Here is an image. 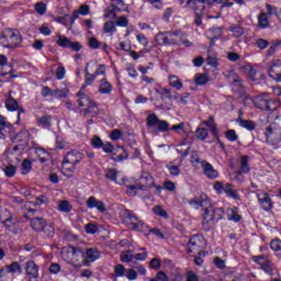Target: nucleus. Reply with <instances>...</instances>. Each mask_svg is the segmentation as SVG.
<instances>
[{
    "label": "nucleus",
    "mask_w": 281,
    "mask_h": 281,
    "mask_svg": "<svg viewBox=\"0 0 281 281\" xmlns=\"http://www.w3.org/2000/svg\"><path fill=\"white\" fill-rule=\"evenodd\" d=\"M61 258L74 267H82V265H87V259H85V251L74 246L63 248Z\"/></svg>",
    "instance_id": "f03ea898"
},
{
    "label": "nucleus",
    "mask_w": 281,
    "mask_h": 281,
    "mask_svg": "<svg viewBox=\"0 0 281 281\" xmlns=\"http://www.w3.org/2000/svg\"><path fill=\"white\" fill-rule=\"evenodd\" d=\"M1 131L2 135H9L11 139H14V135H16V131L11 123L5 122V117H1Z\"/></svg>",
    "instance_id": "dca6fc26"
},
{
    "label": "nucleus",
    "mask_w": 281,
    "mask_h": 281,
    "mask_svg": "<svg viewBox=\"0 0 281 281\" xmlns=\"http://www.w3.org/2000/svg\"><path fill=\"white\" fill-rule=\"evenodd\" d=\"M114 273L117 278H122V276H124V273H126V268H124L123 265H116L114 267Z\"/></svg>",
    "instance_id": "864d4df0"
},
{
    "label": "nucleus",
    "mask_w": 281,
    "mask_h": 281,
    "mask_svg": "<svg viewBox=\"0 0 281 281\" xmlns=\"http://www.w3.org/2000/svg\"><path fill=\"white\" fill-rule=\"evenodd\" d=\"M254 104L257 109H261V111H273L271 108L273 101L265 95H259L254 99Z\"/></svg>",
    "instance_id": "1a4fd4ad"
},
{
    "label": "nucleus",
    "mask_w": 281,
    "mask_h": 281,
    "mask_svg": "<svg viewBox=\"0 0 281 281\" xmlns=\"http://www.w3.org/2000/svg\"><path fill=\"white\" fill-rule=\"evenodd\" d=\"M156 126L160 133H168L170 131V124L167 121L159 120Z\"/></svg>",
    "instance_id": "f704fd0d"
},
{
    "label": "nucleus",
    "mask_w": 281,
    "mask_h": 281,
    "mask_svg": "<svg viewBox=\"0 0 281 281\" xmlns=\"http://www.w3.org/2000/svg\"><path fill=\"white\" fill-rule=\"evenodd\" d=\"M77 95L79 98L77 100L78 106L80 108L86 106V109L83 110L85 115H89L90 117H95L98 113H100V109L98 108V104H95L93 100L89 98V95L82 93V91H79Z\"/></svg>",
    "instance_id": "7ed1b4c3"
},
{
    "label": "nucleus",
    "mask_w": 281,
    "mask_h": 281,
    "mask_svg": "<svg viewBox=\"0 0 281 281\" xmlns=\"http://www.w3.org/2000/svg\"><path fill=\"white\" fill-rule=\"evenodd\" d=\"M25 271L30 278H38V266L33 260L26 262Z\"/></svg>",
    "instance_id": "6ab92c4d"
},
{
    "label": "nucleus",
    "mask_w": 281,
    "mask_h": 281,
    "mask_svg": "<svg viewBox=\"0 0 281 281\" xmlns=\"http://www.w3.org/2000/svg\"><path fill=\"white\" fill-rule=\"evenodd\" d=\"M32 171V160L25 158L22 161V175H30Z\"/></svg>",
    "instance_id": "473e14b6"
},
{
    "label": "nucleus",
    "mask_w": 281,
    "mask_h": 281,
    "mask_svg": "<svg viewBox=\"0 0 281 281\" xmlns=\"http://www.w3.org/2000/svg\"><path fill=\"white\" fill-rule=\"evenodd\" d=\"M38 126L42 128H52V115H44L37 119Z\"/></svg>",
    "instance_id": "b1692460"
},
{
    "label": "nucleus",
    "mask_w": 281,
    "mask_h": 281,
    "mask_svg": "<svg viewBox=\"0 0 281 281\" xmlns=\"http://www.w3.org/2000/svg\"><path fill=\"white\" fill-rule=\"evenodd\" d=\"M101 148H103L104 153H113V155L116 156H111L110 159H112V161H124L125 159H128V151H126V149H124V147L119 146L116 149L115 147H113V144L111 143H106L103 144V146H101Z\"/></svg>",
    "instance_id": "423d86ee"
},
{
    "label": "nucleus",
    "mask_w": 281,
    "mask_h": 281,
    "mask_svg": "<svg viewBox=\"0 0 281 281\" xmlns=\"http://www.w3.org/2000/svg\"><path fill=\"white\" fill-rule=\"evenodd\" d=\"M226 139H228V142H236L238 139V134H236V131L234 130H228L226 131Z\"/></svg>",
    "instance_id": "bf43d9fd"
},
{
    "label": "nucleus",
    "mask_w": 281,
    "mask_h": 281,
    "mask_svg": "<svg viewBox=\"0 0 281 281\" xmlns=\"http://www.w3.org/2000/svg\"><path fill=\"white\" fill-rule=\"evenodd\" d=\"M70 43L71 41L67 38V36L58 35L57 45H59V47L67 48L69 47Z\"/></svg>",
    "instance_id": "58836bf2"
},
{
    "label": "nucleus",
    "mask_w": 281,
    "mask_h": 281,
    "mask_svg": "<svg viewBox=\"0 0 281 281\" xmlns=\"http://www.w3.org/2000/svg\"><path fill=\"white\" fill-rule=\"evenodd\" d=\"M117 5H111L109 9L105 10V19H117Z\"/></svg>",
    "instance_id": "e433bc0d"
},
{
    "label": "nucleus",
    "mask_w": 281,
    "mask_h": 281,
    "mask_svg": "<svg viewBox=\"0 0 281 281\" xmlns=\"http://www.w3.org/2000/svg\"><path fill=\"white\" fill-rule=\"evenodd\" d=\"M241 172H249V156H241Z\"/></svg>",
    "instance_id": "79ce46f5"
},
{
    "label": "nucleus",
    "mask_w": 281,
    "mask_h": 281,
    "mask_svg": "<svg viewBox=\"0 0 281 281\" xmlns=\"http://www.w3.org/2000/svg\"><path fill=\"white\" fill-rule=\"evenodd\" d=\"M269 25V18H267V13H261L258 16V26L261 27V30H265Z\"/></svg>",
    "instance_id": "2f4dec72"
},
{
    "label": "nucleus",
    "mask_w": 281,
    "mask_h": 281,
    "mask_svg": "<svg viewBox=\"0 0 281 281\" xmlns=\"http://www.w3.org/2000/svg\"><path fill=\"white\" fill-rule=\"evenodd\" d=\"M158 123L159 117H157V114H149L147 116V126H149L150 128H153V126H157Z\"/></svg>",
    "instance_id": "ea45409f"
},
{
    "label": "nucleus",
    "mask_w": 281,
    "mask_h": 281,
    "mask_svg": "<svg viewBox=\"0 0 281 281\" xmlns=\"http://www.w3.org/2000/svg\"><path fill=\"white\" fill-rule=\"evenodd\" d=\"M113 91V85L106 80V78L101 79V83L99 86V93H102L103 95H109Z\"/></svg>",
    "instance_id": "aec40b11"
},
{
    "label": "nucleus",
    "mask_w": 281,
    "mask_h": 281,
    "mask_svg": "<svg viewBox=\"0 0 281 281\" xmlns=\"http://www.w3.org/2000/svg\"><path fill=\"white\" fill-rule=\"evenodd\" d=\"M89 64H87V67H86V82L85 85H93V80H95V72L93 75L89 74Z\"/></svg>",
    "instance_id": "de8ad7c7"
},
{
    "label": "nucleus",
    "mask_w": 281,
    "mask_h": 281,
    "mask_svg": "<svg viewBox=\"0 0 281 281\" xmlns=\"http://www.w3.org/2000/svg\"><path fill=\"white\" fill-rule=\"evenodd\" d=\"M270 248L272 251H278V254L281 256V240L280 239H273L270 243Z\"/></svg>",
    "instance_id": "09e8293b"
},
{
    "label": "nucleus",
    "mask_w": 281,
    "mask_h": 281,
    "mask_svg": "<svg viewBox=\"0 0 281 281\" xmlns=\"http://www.w3.org/2000/svg\"><path fill=\"white\" fill-rule=\"evenodd\" d=\"M257 47H259V49H267V47H269V41L265 40V38H259L256 42Z\"/></svg>",
    "instance_id": "052dcab7"
},
{
    "label": "nucleus",
    "mask_w": 281,
    "mask_h": 281,
    "mask_svg": "<svg viewBox=\"0 0 281 281\" xmlns=\"http://www.w3.org/2000/svg\"><path fill=\"white\" fill-rule=\"evenodd\" d=\"M195 136L198 137V139H206L207 138V128L205 127H199L195 131Z\"/></svg>",
    "instance_id": "a18cd8bd"
},
{
    "label": "nucleus",
    "mask_w": 281,
    "mask_h": 281,
    "mask_svg": "<svg viewBox=\"0 0 281 281\" xmlns=\"http://www.w3.org/2000/svg\"><path fill=\"white\" fill-rule=\"evenodd\" d=\"M2 42L1 45L3 47H8L9 49H16L21 44V35L19 33H14L11 29H5L1 35Z\"/></svg>",
    "instance_id": "20e7f679"
},
{
    "label": "nucleus",
    "mask_w": 281,
    "mask_h": 281,
    "mask_svg": "<svg viewBox=\"0 0 281 281\" xmlns=\"http://www.w3.org/2000/svg\"><path fill=\"white\" fill-rule=\"evenodd\" d=\"M237 122L239 123L240 126H243V128H247V131L256 130V123L254 121L243 120L239 117Z\"/></svg>",
    "instance_id": "bb28decb"
},
{
    "label": "nucleus",
    "mask_w": 281,
    "mask_h": 281,
    "mask_svg": "<svg viewBox=\"0 0 281 281\" xmlns=\"http://www.w3.org/2000/svg\"><path fill=\"white\" fill-rule=\"evenodd\" d=\"M3 218L4 221L2 222V225L5 227V231L16 234V220H14L12 213L4 211Z\"/></svg>",
    "instance_id": "9d476101"
},
{
    "label": "nucleus",
    "mask_w": 281,
    "mask_h": 281,
    "mask_svg": "<svg viewBox=\"0 0 281 281\" xmlns=\"http://www.w3.org/2000/svg\"><path fill=\"white\" fill-rule=\"evenodd\" d=\"M13 139H15L16 144H20L21 150H25L30 144V131L22 130L19 132V134H15L13 136Z\"/></svg>",
    "instance_id": "9b49d317"
},
{
    "label": "nucleus",
    "mask_w": 281,
    "mask_h": 281,
    "mask_svg": "<svg viewBox=\"0 0 281 281\" xmlns=\"http://www.w3.org/2000/svg\"><path fill=\"white\" fill-rule=\"evenodd\" d=\"M207 82H210V77L205 74H196L195 75V85L203 87Z\"/></svg>",
    "instance_id": "c85d7f7f"
},
{
    "label": "nucleus",
    "mask_w": 281,
    "mask_h": 281,
    "mask_svg": "<svg viewBox=\"0 0 281 281\" xmlns=\"http://www.w3.org/2000/svg\"><path fill=\"white\" fill-rule=\"evenodd\" d=\"M125 276L127 280H137V271H135L134 269H127L125 271Z\"/></svg>",
    "instance_id": "e2e57ef3"
},
{
    "label": "nucleus",
    "mask_w": 281,
    "mask_h": 281,
    "mask_svg": "<svg viewBox=\"0 0 281 281\" xmlns=\"http://www.w3.org/2000/svg\"><path fill=\"white\" fill-rule=\"evenodd\" d=\"M156 43L158 45H179V41L175 38H170L167 33H158L156 35Z\"/></svg>",
    "instance_id": "ddd939ff"
},
{
    "label": "nucleus",
    "mask_w": 281,
    "mask_h": 281,
    "mask_svg": "<svg viewBox=\"0 0 281 281\" xmlns=\"http://www.w3.org/2000/svg\"><path fill=\"white\" fill-rule=\"evenodd\" d=\"M187 246H188L187 254H198V256H201L203 254V236L193 235L190 238Z\"/></svg>",
    "instance_id": "6e6552de"
},
{
    "label": "nucleus",
    "mask_w": 281,
    "mask_h": 281,
    "mask_svg": "<svg viewBox=\"0 0 281 281\" xmlns=\"http://www.w3.org/2000/svg\"><path fill=\"white\" fill-rule=\"evenodd\" d=\"M31 227L34 232H44L48 237L54 236V226L47 225V222L43 217L32 218Z\"/></svg>",
    "instance_id": "0eeeda50"
},
{
    "label": "nucleus",
    "mask_w": 281,
    "mask_h": 281,
    "mask_svg": "<svg viewBox=\"0 0 281 281\" xmlns=\"http://www.w3.org/2000/svg\"><path fill=\"white\" fill-rule=\"evenodd\" d=\"M10 93H12V91L9 92V98L5 100V108L8 111H16L19 109V102L14 100Z\"/></svg>",
    "instance_id": "393cba45"
},
{
    "label": "nucleus",
    "mask_w": 281,
    "mask_h": 281,
    "mask_svg": "<svg viewBox=\"0 0 281 281\" xmlns=\"http://www.w3.org/2000/svg\"><path fill=\"white\" fill-rule=\"evenodd\" d=\"M89 46L91 47V49H100V41H98V38L95 37H91L89 40Z\"/></svg>",
    "instance_id": "338daca9"
},
{
    "label": "nucleus",
    "mask_w": 281,
    "mask_h": 281,
    "mask_svg": "<svg viewBox=\"0 0 281 281\" xmlns=\"http://www.w3.org/2000/svg\"><path fill=\"white\" fill-rule=\"evenodd\" d=\"M82 161V154L78 150L69 151L63 161V168L65 170H69V172H74L76 170V166Z\"/></svg>",
    "instance_id": "39448f33"
},
{
    "label": "nucleus",
    "mask_w": 281,
    "mask_h": 281,
    "mask_svg": "<svg viewBox=\"0 0 281 281\" xmlns=\"http://www.w3.org/2000/svg\"><path fill=\"white\" fill-rule=\"evenodd\" d=\"M204 175H206L209 179H216V177H218V171H216L214 167H212L209 162H206L204 165Z\"/></svg>",
    "instance_id": "a878e982"
},
{
    "label": "nucleus",
    "mask_w": 281,
    "mask_h": 281,
    "mask_svg": "<svg viewBox=\"0 0 281 281\" xmlns=\"http://www.w3.org/2000/svg\"><path fill=\"white\" fill-rule=\"evenodd\" d=\"M231 212H232L231 221H235V223H238L243 220V216L238 214V207H233Z\"/></svg>",
    "instance_id": "4d7b16f0"
},
{
    "label": "nucleus",
    "mask_w": 281,
    "mask_h": 281,
    "mask_svg": "<svg viewBox=\"0 0 281 281\" xmlns=\"http://www.w3.org/2000/svg\"><path fill=\"white\" fill-rule=\"evenodd\" d=\"M103 32H105V34H109L110 32H115V22H113L112 20L105 22L103 25Z\"/></svg>",
    "instance_id": "37998d69"
},
{
    "label": "nucleus",
    "mask_w": 281,
    "mask_h": 281,
    "mask_svg": "<svg viewBox=\"0 0 281 281\" xmlns=\"http://www.w3.org/2000/svg\"><path fill=\"white\" fill-rule=\"evenodd\" d=\"M1 76H11V78H16V75H12L14 71V67L12 64H8V57L5 55H1Z\"/></svg>",
    "instance_id": "2eb2a0df"
},
{
    "label": "nucleus",
    "mask_w": 281,
    "mask_h": 281,
    "mask_svg": "<svg viewBox=\"0 0 281 281\" xmlns=\"http://www.w3.org/2000/svg\"><path fill=\"white\" fill-rule=\"evenodd\" d=\"M4 269H5L7 273H16V271L19 273H21V271H22L21 265H19V262H16V261L12 262L11 265H7L4 267Z\"/></svg>",
    "instance_id": "7c9ffc66"
},
{
    "label": "nucleus",
    "mask_w": 281,
    "mask_h": 281,
    "mask_svg": "<svg viewBox=\"0 0 281 281\" xmlns=\"http://www.w3.org/2000/svg\"><path fill=\"white\" fill-rule=\"evenodd\" d=\"M100 258V251H98V248H88L85 254V260L87 265L89 262H95Z\"/></svg>",
    "instance_id": "a211bd4d"
},
{
    "label": "nucleus",
    "mask_w": 281,
    "mask_h": 281,
    "mask_svg": "<svg viewBox=\"0 0 281 281\" xmlns=\"http://www.w3.org/2000/svg\"><path fill=\"white\" fill-rule=\"evenodd\" d=\"M229 30L233 33V36H235V38H240V36L245 34V29H243V26L238 24L231 25Z\"/></svg>",
    "instance_id": "cd10ccee"
},
{
    "label": "nucleus",
    "mask_w": 281,
    "mask_h": 281,
    "mask_svg": "<svg viewBox=\"0 0 281 281\" xmlns=\"http://www.w3.org/2000/svg\"><path fill=\"white\" fill-rule=\"evenodd\" d=\"M154 213L157 214V216H161L162 218H168V212L164 210L160 205H157L154 207Z\"/></svg>",
    "instance_id": "3c124183"
},
{
    "label": "nucleus",
    "mask_w": 281,
    "mask_h": 281,
    "mask_svg": "<svg viewBox=\"0 0 281 281\" xmlns=\"http://www.w3.org/2000/svg\"><path fill=\"white\" fill-rule=\"evenodd\" d=\"M144 188H155V179L148 172H143L140 176L138 190H144Z\"/></svg>",
    "instance_id": "f8f14e48"
},
{
    "label": "nucleus",
    "mask_w": 281,
    "mask_h": 281,
    "mask_svg": "<svg viewBox=\"0 0 281 281\" xmlns=\"http://www.w3.org/2000/svg\"><path fill=\"white\" fill-rule=\"evenodd\" d=\"M35 12L43 16V14L47 12V4H45L43 1L35 3Z\"/></svg>",
    "instance_id": "4c0bfd02"
},
{
    "label": "nucleus",
    "mask_w": 281,
    "mask_h": 281,
    "mask_svg": "<svg viewBox=\"0 0 281 281\" xmlns=\"http://www.w3.org/2000/svg\"><path fill=\"white\" fill-rule=\"evenodd\" d=\"M121 218L124 225H127V227H132V225L137 221V216L133 214V211L131 210H123L121 212Z\"/></svg>",
    "instance_id": "4468645a"
},
{
    "label": "nucleus",
    "mask_w": 281,
    "mask_h": 281,
    "mask_svg": "<svg viewBox=\"0 0 281 281\" xmlns=\"http://www.w3.org/2000/svg\"><path fill=\"white\" fill-rule=\"evenodd\" d=\"M130 229H133L134 232L145 233L148 232V226L146 225V223L139 221V217H137V221L132 224V227H130Z\"/></svg>",
    "instance_id": "5701e85b"
},
{
    "label": "nucleus",
    "mask_w": 281,
    "mask_h": 281,
    "mask_svg": "<svg viewBox=\"0 0 281 281\" xmlns=\"http://www.w3.org/2000/svg\"><path fill=\"white\" fill-rule=\"evenodd\" d=\"M3 172L5 177H8L9 179H12V177L16 175V166L9 165L3 169Z\"/></svg>",
    "instance_id": "c9c22d12"
},
{
    "label": "nucleus",
    "mask_w": 281,
    "mask_h": 281,
    "mask_svg": "<svg viewBox=\"0 0 281 281\" xmlns=\"http://www.w3.org/2000/svg\"><path fill=\"white\" fill-rule=\"evenodd\" d=\"M91 144L93 148H102L104 146L102 138H100L99 136H93L91 139Z\"/></svg>",
    "instance_id": "603ef678"
},
{
    "label": "nucleus",
    "mask_w": 281,
    "mask_h": 281,
    "mask_svg": "<svg viewBox=\"0 0 281 281\" xmlns=\"http://www.w3.org/2000/svg\"><path fill=\"white\" fill-rule=\"evenodd\" d=\"M87 234H95L98 232V226L93 223H89L86 225Z\"/></svg>",
    "instance_id": "0e129e2a"
},
{
    "label": "nucleus",
    "mask_w": 281,
    "mask_h": 281,
    "mask_svg": "<svg viewBox=\"0 0 281 281\" xmlns=\"http://www.w3.org/2000/svg\"><path fill=\"white\" fill-rule=\"evenodd\" d=\"M269 77L273 80H277V82H281V72H276V65H273L269 70Z\"/></svg>",
    "instance_id": "c03bdc74"
},
{
    "label": "nucleus",
    "mask_w": 281,
    "mask_h": 281,
    "mask_svg": "<svg viewBox=\"0 0 281 281\" xmlns=\"http://www.w3.org/2000/svg\"><path fill=\"white\" fill-rule=\"evenodd\" d=\"M169 85L170 87H175V89H181V87H183V83H181V80H179V78H177L176 76L170 77L169 79Z\"/></svg>",
    "instance_id": "49530a36"
},
{
    "label": "nucleus",
    "mask_w": 281,
    "mask_h": 281,
    "mask_svg": "<svg viewBox=\"0 0 281 281\" xmlns=\"http://www.w3.org/2000/svg\"><path fill=\"white\" fill-rule=\"evenodd\" d=\"M149 267L150 269H161V261L157 258H153L150 261H149Z\"/></svg>",
    "instance_id": "680f3d73"
},
{
    "label": "nucleus",
    "mask_w": 281,
    "mask_h": 281,
    "mask_svg": "<svg viewBox=\"0 0 281 281\" xmlns=\"http://www.w3.org/2000/svg\"><path fill=\"white\" fill-rule=\"evenodd\" d=\"M137 190H139V184L138 186H127V189L125 192H126L127 196H136Z\"/></svg>",
    "instance_id": "5fc2aeb1"
},
{
    "label": "nucleus",
    "mask_w": 281,
    "mask_h": 281,
    "mask_svg": "<svg viewBox=\"0 0 281 281\" xmlns=\"http://www.w3.org/2000/svg\"><path fill=\"white\" fill-rule=\"evenodd\" d=\"M105 177L110 181H117V171L115 169H108Z\"/></svg>",
    "instance_id": "13d9d810"
},
{
    "label": "nucleus",
    "mask_w": 281,
    "mask_h": 281,
    "mask_svg": "<svg viewBox=\"0 0 281 281\" xmlns=\"http://www.w3.org/2000/svg\"><path fill=\"white\" fill-rule=\"evenodd\" d=\"M224 192H225V194H227V196L235 199V201L240 200V196L238 195V191L236 189H234V186L232 183L225 184Z\"/></svg>",
    "instance_id": "4be33fe9"
},
{
    "label": "nucleus",
    "mask_w": 281,
    "mask_h": 281,
    "mask_svg": "<svg viewBox=\"0 0 281 281\" xmlns=\"http://www.w3.org/2000/svg\"><path fill=\"white\" fill-rule=\"evenodd\" d=\"M271 135H280L279 142H281V128L278 127V124L272 123L266 128V137L269 139Z\"/></svg>",
    "instance_id": "412c9836"
},
{
    "label": "nucleus",
    "mask_w": 281,
    "mask_h": 281,
    "mask_svg": "<svg viewBox=\"0 0 281 281\" xmlns=\"http://www.w3.org/2000/svg\"><path fill=\"white\" fill-rule=\"evenodd\" d=\"M258 201L260 205H262V209L266 210V212H269V210L273 207V202H271V198H269L268 193H259Z\"/></svg>",
    "instance_id": "f3484780"
},
{
    "label": "nucleus",
    "mask_w": 281,
    "mask_h": 281,
    "mask_svg": "<svg viewBox=\"0 0 281 281\" xmlns=\"http://www.w3.org/2000/svg\"><path fill=\"white\" fill-rule=\"evenodd\" d=\"M202 207V227L204 232H210L214 227V221H221L223 218V209H215L206 194L201 195ZM222 212V214H216Z\"/></svg>",
    "instance_id": "f257e3e1"
},
{
    "label": "nucleus",
    "mask_w": 281,
    "mask_h": 281,
    "mask_svg": "<svg viewBox=\"0 0 281 281\" xmlns=\"http://www.w3.org/2000/svg\"><path fill=\"white\" fill-rule=\"evenodd\" d=\"M58 210L59 212H65L67 214L71 212V210H74V206L69 201L63 200L61 202H59Z\"/></svg>",
    "instance_id": "c756f323"
},
{
    "label": "nucleus",
    "mask_w": 281,
    "mask_h": 281,
    "mask_svg": "<svg viewBox=\"0 0 281 281\" xmlns=\"http://www.w3.org/2000/svg\"><path fill=\"white\" fill-rule=\"evenodd\" d=\"M196 3H199L202 10H205V5H203V3H207L209 5H212V3H223V0H194L195 5Z\"/></svg>",
    "instance_id": "a19ab883"
},
{
    "label": "nucleus",
    "mask_w": 281,
    "mask_h": 281,
    "mask_svg": "<svg viewBox=\"0 0 281 281\" xmlns=\"http://www.w3.org/2000/svg\"><path fill=\"white\" fill-rule=\"evenodd\" d=\"M67 93H69V89L68 88L55 89L52 92V97L53 98H67Z\"/></svg>",
    "instance_id": "72a5a7b5"
},
{
    "label": "nucleus",
    "mask_w": 281,
    "mask_h": 281,
    "mask_svg": "<svg viewBox=\"0 0 281 281\" xmlns=\"http://www.w3.org/2000/svg\"><path fill=\"white\" fill-rule=\"evenodd\" d=\"M121 260L123 262H131L133 260V254L131 250H125L121 252Z\"/></svg>",
    "instance_id": "8fccbe9b"
},
{
    "label": "nucleus",
    "mask_w": 281,
    "mask_h": 281,
    "mask_svg": "<svg viewBox=\"0 0 281 281\" xmlns=\"http://www.w3.org/2000/svg\"><path fill=\"white\" fill-rule=\"evenodd\" d=\"M213 262L217 269H225V260L221 259L220 257H215Z\"/></svg>",
    "instance_id": "774afa93"
},
{
    "label": "nucleus",
    "mask_w": 281,
    "mask_h": 281,
    "mask_svg": "<svg viewBox=\"0 0 281 281\" xmlns=\"http://www.w3.org/2000/svg\"><path fill=\"white\" fill-rule=\"evenodd\" d=\"M279 45H281V41H278L272 46H270L267 52V56H273L276 54V49H278Z\"/></svg>",
    "instance_id": "69168bd1"
},
{
    "label": "nucleus",
    "mask_w": 281,
    "mask_h": 281,
    "mask_svg": "<svg viewBox=\"0 0 281 281\" xmlns=\"http://www.w3.org/2000/svg\"><path fill=\"white\" fill-rule=\"evenodd\" d=\"M115 25H119V27H128V19H126L124 15L119 16Z\"/></svg>",
    "instance_id": "6e6d98bb"
}]
</instances>
